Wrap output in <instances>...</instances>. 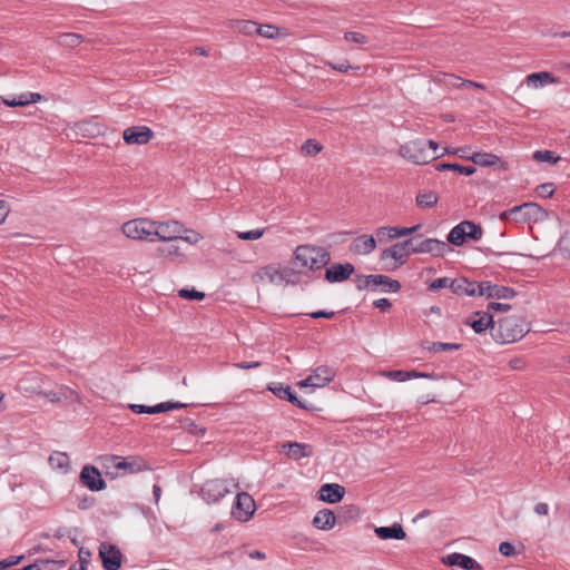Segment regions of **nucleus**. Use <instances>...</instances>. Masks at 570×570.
<instances>
[{"instance_id":"1","label":"nucleus","mask_w":570,"mask_h":570,"mask_svg":"<svg viewBox=\"0 0 570 570\" xmlns=\"http://www.w3.org/2000/svg\"><path fill=\"white\" fill-rule=\"evenodd\" d=\"M438 149L439 145L434 140L415 139L401 145L399 154L415 165H424L439 158Z\"/></svg>"},{"instance_id":"2","label":"nucleus","mask_w":570,"mask_h":570,"mask_svg":"<svg viewBox=\"0 0 570 570\" xmlns=\"http://www.w3.org/2000/svg\"><path fill=\"white\" fill-rule=\"evenodd\" d=\"M294 259L302 268L315 272L328 265L331 254L325 247L303 244L295 248Z\"/></svg>"},{"instance_id":"3","label":"nucleus","mask_w":570,"mask_h":570,"mask_svg":"<svg viewBox=\"0 0 570 570\" xmlns=\"http://www.w3.org/2000/svg\"><path fill=\"white\" fill-rule=\"evenodd\" d=\"M528 332L529 327L523 318L507 316L498 320L492 336L495 342L508 344L521 340Z\"/></svg>"},{"instance_id":"4","label":"nucleus","mask_w":570,"mask_h":570,"mask_svg":"<svg viewBox=\"0 0 570 570\" xmlns=\"http://www.w3.org/2000/svg\"><path fill=\"white\" fill-rule=\"evenodd\" d=\"M483 236V229L472 220H463L455 225L448 234V242L454 246H462L469 238L480 240Z\"/></svg>"},{"instance_id":"5","label":"nucleus","mask_w":570,"mask_h":570,"mask_svg":"<svg viewBox=\"0 0 570 570\" xmlns=\"http://www.w3.org/2000/svg\"><path fill=\"white\" fill-rule=\"evenodd\" d=\"M99 460L104 468L114 466L117 470H125L127 473H137L149 470L147 461L141 456L121 458L118 455H105Z\"/></svg>"},{"instance_id":"6","label":"nucleus","mask_w":570,"mask_h":570,"mask_svg":"<svg viewBox=\"0 0 570 570\" xmlns=\"http://www.w3.org/2000/svg\"><path fill=\"white\" fill-rule=\"evenodd\" d=\"M122 233L131 239L154 242L153 230L154 220L148 218H136L126 222L122 227Z\"/></svg>"},{"instance_id":"7","label":"nucleus","mask_w":570,"mask_h":570,"mask_svg":"<svg viewBox=\"0 0 570 570\" xmlns=\"http://www.w3.org/2000/svg\"><path fill=\"white\" fill-rule=\"evenodd\" d=\"M229 485L234 488L237 487V484H234L233 482L229 483L228 481L222 479L208 480L203 484L200 489L202 498L207 503L218 502L220 499L232 492Z\"/></svg>"},{"instance_id":"8","label":"nucleus","mask_w":570,"mask_h":570,"mask_svg":"<svg viewBox=\"0 0 570 570\" xmlns=\"http://www.w3.org/2000/svg\"><path fill=\"white\" fill-rule=\"evenodd\" d=\"M187 229L178 220L156 222L154 220L153 237L163 242H175L179 235Z\"/></svg>"},{"instance_id":"9","label":"nucleus","mask_w":570,"mask_h":570,"mask_svg":"<svg viewBox=\"0 0 570 570\" xmlns=\"http://www.w3.org/2000/svg\"><path fill=\"white\" fill-rule=\"evenodd\" d=\"M256 510V504L250 494L240 492L236 494L232 507V515L242 522L248 521Z\"/></svg>"},{"instance_id":"10","label":"nucleus","mask_w":570,"mask_h":570,"mask_svg":"<svg viewBox=\"0 0 570 570\" xmlns=\"http://www.w3.org/2000/svg\"><path fill=\"white\" fill-rule=\"evenodd\" d=\"M512 213L515 214V224H525L529 222H539L544 218L547 213L535 203H523L512 207Z\"/></svg>"},{"instance_id":"11","label":"nucleus","mask_w":570,"mask_h":570,"mask_svg":"<svg viewBox=\"0 0 570 570\" xmlns=\"http://www.w3.org/2000/svg\"><path fill=\"white\" fill-rule=\"evenodd\" d=\"M335 377V371L326 365L316 367L311 375L297 383L299 387H323Z\"/></svg>"},{"instance_id":"12","label":"nucleus","mask_w":570,"mask_h":570,"mask_svg":"<svg viewBox=\"0 0 570 570\" xmlns=\"http://www.w3.org/2000/svg\"><path fill=\"white\" fill-rule=\"evenodd\" d=\"M452 249L449 245L436 238H426L419 243H415V246L410 248V253L412 254H431L435 257H443L448 252Z\"/></svg>"},{"instance_id":"13","label":"nucleus","mask_w":570,"mask_h":570,"mask_svg":"<svg viewBox=\"0 0 570 570\" xmlns=\"http://www.w3.org/2000/svg\"><path fill=\"white\" fill-rule=\"evenodd\" d=\"M79 480L90 491H101L107 487L100 471L94 465H85L79 474Z\"/></svg>"},{"instance_id":"14","label":"nucleus","mask_w":570,"mask_h":570,"mask_svg":"<svg viewBox=\"0 0 570 570\" xmlns=\"http://www.w3.org/2000/svg\"><path fill=\"white\" fill-rule=\"evenodd\" d=\"M99 557L101 558L105 570L120 569L122 554L116 546L101 543L99 547Z\"/></svg>"},{"instance_id":"15","label":"nucleus","mask_w":570,"mask_h":570,"mask_svg":"<svg viewBox=\"0 0 570 570\" xmlns=\"http://www.w3.org/2000/svg\"><path fill=\"white\" fill-rule=\"evenodd\" d=\"M153 137L154 131L147 126H131L122 132V138L128 145H146Z\"/></svg>"},{"instance_id":"16","label":"nucleus","mask_w":570,"mask_h":570,"mask_svg":"<svg viewBox=\"0 0 570 570\" xmlns=\"http://www.w3.org/2000/svg\"><path fill=\"white\" fill-rule=\"evenodd\" d=\"M354 265L351 263H334L325 268L324 278L328 283H342L354 273Z\"/></svg>"},{"instance_id":"17","label":"nucleus","mask_w":570,"mask_h":570,"mask_svg":"<svg viewBox=\"0 0 570 570\" xmlns=\"http://www.w3.org/2000/svg\"><path fill=\"white\" fill-rule=\"evenodd\" d=\"M268 391H271L274 395L279 397L281 400H286L293 405L304 409V410H313V406L301 401L295 392L291 389L289 385H285L283 383H272L267 387Z\"/></svg>"},{"instance_id":"18","label":"nucleus","mask_w":570,"mask_h":570,"mask_svg":"<svg viewBox=\"0 0 570 570\" xmlns=\"http://www.w3.org/2000/svg\"><path fill=\"white\" fill-rule=\"evenodd\" d=\"M464 324L471 326L478 334L483 333L489 327L491 328V333H493V328L495 327L493 316L488 312L473 313L465 320Z\"/></svg>"},{"instance_id":"19","label":"nucleus","mask_w":570,"mask_h":570,"mask_svg":"<svg viewBox=\"0 0 570 570\" xmlns=\"http://www.w3.org/2000/svg\"><path fill=\"white\" fill-rule=\"evenodd\" d=\"M413 239H406L404 242H399L393 244L391 247L384 249L381 254V259H386L389 257L393 258L395 262H399L401 265L405 263L404 257L411 255L410 249H406V245H412Z\"/></svg>"},{"instance_id":"20","label":"nucleus","mask_w":570,"mask_h":570,"mask_svg":"<svg viewBox=\"0 0 570 570\" xmlns=\"http://www.w3.org/2000/svg\"><path fill=\"white\" fill-rule=\"evenodd\" d=\"M283 452L292 460H301L313 455V446L307 443L287 442L282 445Z\"/></svg>"},{"instance_id":"21","label":"nucleus","mask_w":570,"mask_h":570,"mask_svg":"<svg viewBox=\"0 0 570 570\" xmlns=\"http://www.w3.org/2000/svg\"><path fill=\"white\" fill-rule=\"evenodd\" d=\"M484 292L483 296L487 298L497 299H509L517 295V292L512 287L493 284L488 281H484Z\"/></svg>"},{"instance_id":"22","label":"nucleus","mask_w":570,"mask_h":570,"mask_svg":"<svg viewBox=\"0 0 570 570\" xmlns=\"http://www.w3.org/2000/svg\"><path fill=\"white\" fill-rule=\"evenodd\" d=\"M344 494V487L337 483H326L322 485L320 489L321 500L327 503L340 502L343 499Z\"/></svg>"},{"instance_id":"23","label":"nucleus","mask_w":570,"mask_h":570,"mask_svg":"<svg viewBox=\"0 0 570 570\" xmlns=\"http://www.w3.org/2000/svg\"><path fill=\"white\" fill-rule=\"evenodd\" d=\"M445 563L460 567L464 570H483L482 566L473 558L458 552L449 554L445 559Z\"/></svg>"},{"instance_id":"24","label":"nucleus","mask_w":570,"mask_h":570,"mask_svg":"<svg viewBox=\"0 0 570 570\" xmlns=\"http://www.w3.org/2000/svg\"><path fill=\"white\" fill-rule=\"evenodd\" d=\"M376 247V240L372 235H361L356 237L350 246V250L357 255H366Z\"/></svg>"},{"instance_id":"25","label":"nucleus","mask_w":570,"mask_h":570,"mask_svg":"<svg viewBox=\"0 0 570 570\" xmlns=\"http://www.w3.org/2000/svg\"><path fill=\"white\" fill-rule=\"evenodd\" d=\"M372 291L382 287L383 292L396 293L401 289V283L383 274H371Z\"/></svg>"},{"instance_id":"26","label":"nucleus","mask_w":570,"mask_h":570,"mask_svg":"<svg viewBox=\"0 0 570 570\" xmlns=\"http://www.w3.org/2000/svg\"><path fill=\"white\" fill-rule=\"evenodd\" d=\"M376 537L381 540H404L406 532L400 523H393L390 527H377L374 529Z\"/></svg>"},{"instance_id":"27","label":"nucleus","mask_w":570,"mask_h":570,"mask_svg":"<svg viewBox=\"0 0 570 570\" xmlns=\"http://www.w3.org/2000/svg\"><path fill=\"white\" fill-rule=\"evenodd\" d=\"M335 514L328 509H323L316 513L313 524L320 530H330L335 525Z\"/></svg>"},{"instance_id":"28","label":"nucleus","mask_w":570,"mask_h":570,"mask_svg":"<svg viewBox=\"0 0 570 570\" xmlns=\"http://www.w3.org/2000/svg\"><path fill=\"white\" fill-rule=\"evenodd\" d=\"M525 82L529 86L539 87L548 83H557L559 82V79L556 78L551 72L540 71L528 75L525 78Z\"/></svg>"},{"instance_id":"29","label":"nucleus","mask_w":570,"mask_h":570,"mask_svg":"<svg viewBox=\"0 0 570 570\" xmlns=\"http://www.w3.org/2000/svg\"><path fill=\"white\" fill-rule=\"evenodd\" d=\"M229 28L246 36L256 35L257 23L252 20H230Z\"/></svg>"},{"instance_id":"30","label":"nucleus","mask_w":570,"mask_h":570,"mask_svg":"<svg viewBox=\"0 0 570 570\" xmlns=\"http://www.w3.org/2000/svg\"><path fill=\"white\" fill-rule=\"evenodd\" d=\"M438 171L453 170L458 174L470 176L476 171L474 166H462L458 163H439L435 165Z\"/></svg>"},{"instance_id":"31","label":"nucleus","mask_w":570,"mask_h":570,"mask_svg":"<svg viewBox=\"0 0 570 570\" xmlns=\"http://www.w3.org/2000/svg\"><path fill=\"white\" fill-rule=\"evenodd\" d=\"M438 200V194L432 190L420 191L415 197V202L419 207L431 208L436 205Z\"/></svg>"},{"instance_id":"32","label":"nucleus","mask_w":570,"mask_h":570,"mask_svg":"<svg viewBox=\"0 0 570 570\" xmlns=\"http://www.w3.org/2000/svg\"><path fill=\"white\" fill-rule=\"evenodd\" d=\"M470 159L479 166H494L500 161V158L497 155L489 153H474L470 156Z\"/></svg>"},{"instance_id":"33","label":"nucleus","mask_w":570,"mask_h":570,"mask_svg":"<svg viewBox=\"0 0 570 570\" xmlns=\"http://www.w3.org/2000/svg\"><path fill=\"white\" fill-rule=\"evenodd\" d=\"M462 347V344L459 343H442V342H433L429 344L425 348L433 353L439 352H451L458 351Z\"/></svg>"},{"instance_id":"34","label":"nucleus","mask_w":570,"mask_h":570,"mask_svg":"<svg viewBox=\"0 0 570 570\" xmlns=\"http://www.w3.org/2000/svg\"><path fill=\"white\" fill-rule=\"evenodd\" d=\"M129 407L131 409L132 412H135L137 414H142V413L156 414V413L165 412L163 402L158 403L154 406L142 405V404H130Z\"/></svg>"},{"instance_id":"35","label":"nucleus","mask_w":570,"mask_h":570,"mask_svg":"<svg viewBox=\"0 0 570 570\" xmlns=\"http://www.w3.org/2000/svg\"><path fill=\"white\" fill-rule=\"evenodd\" d=\"M49 463L56 469H67L69 466V456L62 452H53L49 456Z\"/></svg>"},{"instance_id":"36","label":"nucleus","mask_w":570,"mask_h":570,"mask_svg":"<svg viewBox=\"0 0 570 570\" xmlns=\"http://www.w3.org/2000/svg\"><path fill=\"white\" fill-rule=\"evenodd\" d=\"M279 283L295 285L298 282V272L291 267L279 268Z\"/></svg>"},{"instance_id":"37","label":"nucleus","mask_w":570,"mask_h":570,"mask_svg":"<svg viewBox=\"0 0 570 570\" xmlns=\"http://www.w3.org/2000/svg\"><path fill=\"white\" fill-rule=\"evenodd\" d=\"M533 159L537 161H544L549 164H557L560 159L559 156H556L553 151L551 150H537L533 153Z\"/></svg>"},{"instance_id":"38","label":"nucleus","mask_w":570,"mask_h":570,"mask_svg":"<svg viewBox=\"0 0 570 570\" xmlns=\"http://www.w3.org/2000/svg\"><path fill=\"white\" fill-rule=\"evenodd\" d=\"M466 286H469V279L465 277L454 278L450 283V289L456 295H466Z\"/></svg>"},{"instance_id":"39","label":"nucleus","mask_w":570,"mask_h":570,"mask_svg":"<svg viewBox=\"0 0 570 570\" xmlns=\"http://www.w3.org/2000/svg\"><path fill=\"white\" fill-rule=\"evenodd\" d=\"M256 35L267 39H274L278 35V28L273 24H258Z\"/></svg>"},{"instance_id":"40","label":"nucleus","mask_w":570,"mask_h":570,"mask_svg":"<svg viewBox=\"0 0 570 570\" xmlns=\"http://www.w3.org/2000/svg\"><path fill=\"white\" fill-rule=\"evenodd\" d=\"M179 423H180L181 429H184L193 434H198V433H200L202 435L205 434V429L199 428L190 417L180 419Z\"/></svg>"},{"instance_id":"41","label":"nucleus","mask_w":570,"mask_h":570,"mask_svg":"<svg viewBox=\"0 0 570 570\" xmlns=\"http://www.w3.org/2000/svg\"><path fill=\"white\" fill-rule=\"evenodd\" d=\"M18 101H22L20 107L27 106L29 104H36L42 99V96L38 92H23L16 97Z\"/></svg>"},{"instance_id":"42","label":"nucleus","mask_w":570,"mask_h":570,"mask_svg":"<svg viewBox=\"0 0 570 570\" xmlns=\"http://www.w3.org/2000/svg\"><path fill=\"white\" fill-rule=\"evenodd\" d=\"M262 276L266 277L271 283H278L279 281V268L268 265L262 268Z\"/></svg>"},{"instance_id":"43","label":"nucleus","mask_w":570,"mask_h":570,"mask_svg":"<svg viewBox=\"0 0 570 570\" xmlns=\"http://www.w3.org/2000/svg\"><path fill=\"white\" fill-rule=\"evenodd\" d=\"M484 292V281L483 282H470L469 286H466V295L468 296H483Z\"/></svg>"},{"instance_id":"44","label":"nucleus","mask_w":570,"mask_h":570,"mask_svg":"<svg viewBox=\"0 0 570 570\" xmlns=\"http://www.w3.org/2000/svg\"><path fill=\"white\" fill-rule=\"evenodd\" d=\"M59 42L69 47H76L81 42V36L77 33H63L59 37Z\"/></svg>"},{"instance_id":"45","label":"nucleus","mask_w":570,"mask_h":570,"mask_svg":"<svg viewBox=\"0 0 570 570\" xmlns=\"http://www.w3.org/2000/svg\"><path fill=\"white\" fill-rule=\"evenodd\" d=\"M322 146L313 139H308L302 146V151L306 155L314 156L322 150Z\"/></svg>"},{"instance_id":"46","label":"nucleus","mask_w":570,"mask_h":570,"mask_svg":"<svg viewBox=\"0 0 570 570\" xmlns=\"http://www.w3.org/2000/svg\"><path fill=\"white\" fill-rule=\"evenodd\" d=\"M439 81H441L445 86L459 88L461 87L460 82L463 81V79L453 73H443L442 78L439 79Z\"/></svg>"},{"instance_id":"47","label":"nucleus","mask_w":570,"mask_h":570,"mask_svg":"<svg viewBox=\"0 0 570 570\" xmlns=\"http://www.w3.org/2000/svg\"><path fill=\"white\" fill-rule=\"evenodd\" d=\"M78 557H79V570H87V567H88V563L90 562V558H91V552L81 547L78 551Z\"/></svg>"},{"instance_id":"48","label":"nucleus","mask_w":570,"mask_h":570,"mask_svg":"<svg viewBox=\"0 0 570 570\" xmlns=\"http://www.w3.org/2000/svg\"><path fill=\"white\" fill-rule=\"evenodd\" d=\"M178 295L181 297V298H186V299H197V301H200L205 297V294L203 292H198L196 289H186V288H183L178 292Z\"/></svg>"},{"instance_id":"49","label":"nucleus","mask_w":570,"mask_h":570,"mask_svg":"<svg viewBox=\"0 0 570 570\" xmlns=\"http://www.w3.org/2000/svg\"><path fill=\"white\" fill-rule=\"evenodd\" d=\"M264 234V229H252L238 233V238L242 240H256Z\"/></svg>"},{"instance_id":"50","label":"nucleus","mask_w":570,"mask_h":570,"mask_svg":"<svg viewBox=\"0 0 570 570\" xmlns=\"http://www.w3.org/2000/svg\"><path fill=\"white\" fill-rule=\"evenodd\" d=\"M538 196L549 198L553 195L554 187L552 183H544L535 188Z\"/></svg>"},{"instance_id":"51","label":"nucleus","mask_w":570,"mask_h":570,"mask_svg":"<svg viewBox=\"0 0 570 570\" xmlns=\"http://www.w3.org/2000/svg\"><path fill=\"white\" fill-rule=\"evenodd\" d=\"M344 38H345V40L354 42V43H360V45L367 43V37L361 32L348 31V32H345Z\"/></svg>"},{"instance_id":"52","label":"nucleus","mask_w":570,"mask_h":570,"mask_svg":"<svg viewBox=\"0 0 570 570\" xmlns=\"http://www.w3.org/2000/svg\"><path fill=\"white\" fill-rule=\"evenodd\" d=\"M451 282H452V279H450L449 277L436 278L430 283L429 289L436 291V289L446 288V287L450 288Z\"/></svg>"},{"instance_id":"53","label":"nucleus","mask_w":570,"mask_h":570,"mask_svg":"<svg viewBox=\"0 0 570 570\" xmlns=\"http://www.w3.org/2000/svg\"><path fill=\"white\" fill-rule=\"evenodd\" d=\"M158 252L161 255L167 256V257L180 256L181 255L179 247L177 245H175V244H169L167 246L159 247Z\"/></svg>"},{"instance_id":"54","label":"nucleus","mask_w":570,"mask_h":570,"mask_svg":"<svg viewBox=\"0 0 570 570\" xmlns=\"http://www.w3.org/2000/svg\"><path fill=\"white\" fill-rule=\"evenodd\" d=\"M385 375L393 380V381H396V382H405L409 380V374H407V371H402V370H399V371H389L385 373Z\"/></svg>"},{"instance_id":"55","label":"nucleus","mask_w":570,"mask_h":570,"mask_svg":"<svg viewBox=\"0 0 570 570\" xmlns=\"http://www.w3.org/2000/svg\"><path fill=\"white\" fill-rule=\"evenodd\" d=\"M24 557L23 556H11L4 560H1L0 561V570H4L7 568H10V567H13L16 564H19L21 562V560L23 559Z\"/></svg>"},{"instance_id":"56","label":"nucleus","mask_w":570,"mask_h":570,"mask_svg":"<svg viewBox=\"0 0 570 570\" xmlns=\"http://www.w3.org/2000/svg\"><path fill=\"white\" fill-rule=\"evenodd\" d=\"M407 235H411V230L407 229V227H397V226L390 227L389 238H391V239L407 236Z\"/></svg>"},{"instance_id":"57","label":"nucleus","mask_w":570,"mask_h":570,"mask_svg":"<svg viewBox=\"0 0 570 570\" xmlns=\"http://www.w3.org/2000/svg\"><path fill=\"white\" fill-rule=\"evenodd\" d=\"M499 552L504 557H512L515 554V548L512 543L503 541L499 546Z\"/></svg>"},{"instance_id":"58","label":"nucleus","mask_w":570,"mask_h":570,"mask_svg":"<svg viewBox=\"0 0 570 570\" xmlns=\"http://www.w3.org/2000/svg\"><path fill=\"white\" fill-rule=\"evenodd\" d=\"M356 288L358 291H363V289L372 291L371 275L357 276Z\"/></svg>"},{"instance_id":"59","label":"nucleus","mask_w":570,"mask_h":570,"mask_svg":"<svg viewBox=\"0 0 570 570\" xmlns=\"http://www.w3.org/2000/svg\"><path fill=\"white\" fill-rule=\"evenodd\" d=\"M511 309V305L510 304H503V303H497V302H491L488 304V313L490 311H494V312H508Z\"/></svg>"},{"instance_id":"60","label":"nucleus","mask_w":570,"mask_h":570,"mask_svg":"<svg viewBox=\"0 0 570 570\" xmlns=\"http://www.w3.org/2000/svg\"><path fill=\"white\" fill-rule=\"evenodd\" d=\"M39 570H57L53 560L50 559H37L36 560Z\"/></svg>"},{"instance_id":"61","label":"nucleus","mask_w":570,"mask_h":570,"mask_svg":"<svg viewBox=\"0 0 570 570\" xmlns=\"http://www.w3.org/2000/svg\"><path fill=\"white\" fill-rule=\"evenodd\" d=\"M373 305L381 312H386L391 308L392 303L387 298H380L373 302Z\"/></svg>"},{"instance_id":"62","label":"nucleus","mask_w":570,"mask_h":570,"mask_svg":"<svg viewBox=\"0 0 570 570\" xmlns=\"http://www.w3.org/2000/svg\"><path fill=\"white\" fill-rule=\"evenodd\" d=\"M312 318H333L335 316V312L333 311H316L308 314Z\"/></svg>"},{"instance_id":"63","label":"nucleus","mask_w":570,"mask_h":570,"mask_svg":"<svg viewBox=\"0 0 570 570\" xmlns=\"http://www.w3.org/2000/svg\"><path fill=\"white\" fill-rule=\"evenodd\" d=\"M202 238H203V237H202V235H200V234H198V233H196V232H191V235H190V236H185V237H184V236L179 235V238H178V239H183V240H185V242H187V243H189V244H196V243H198Z\"/></svg>"},{"instance_id":"64","label":"nucleus","mask_w":570,"mask_h":570,"mask_svg":"<svg viewBox=\"0 0 570 570\" xmlns=\"http://www.w3.org/2000/svg\"><path fill=\"white\" fill-rule=\"evenodd\" d=\"M95 503V499L94 498H88V497H85L83 499H81L78 503V508L80 510H87L89 508H91Z\"/></svg>"}]
</instances>
